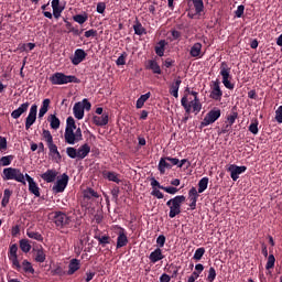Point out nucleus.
<instances>
[{
	"label": "nucleus",
	"mask_w": 282,
	"mask_h": 282,
	"mask_svg": "<svg viewBox=\"0 0 282 282\" xmlns=\"http://www.w3.org/2000/svg\"><path fill=\"white\" fill-rule=\"evenodd\" d=\"M275 120L279 124H282V106L275 110Z\"/></svg>",
	"instance_id": "69168bd1"
},
{
	"label": "nucleus",
	"mask_w": 282,
	"mask_h": 282,
	"mask_svg": "<svg viewBox=\"0 0 282 282\" xmlns=\"http://www.w3.org/2000/svg\"><path fill=\"white\" fill-rule=\"evenodd\" d=\"M102 177L108 180V182H115V184H120V182H122V180H120V174L111 171H104Z\"/></svg>",
	"instance_id": "6ab92c4d"
},
{
	"label": "nucleus",
	"mask_w": 282,
	"mask_h": 282,
	"mask_svg": "<svg viewBox=\"0 0 282 282\" xmlns=\"http://www.w3.org/2000/svg\"><path fill=\"white\" fill-rule=\"evenodd\" d=\"M80 268V260L74 258L69 261L67 274L72 276V274H76L78 269Z\"/></svg>",
	"instance_id": "a878e982"
},
{
	"label": "nucleus",
	"mask_w": 282,
	"mask_h": 282,
	"mask_svg": "<svg viewBox=\"0 0 282 282\" xmlns=\"http://www.w3.org/2000/svg\"><path fill=\"white\" fill-rule=\"evenodd\" d=\"M94 238L98 241L99 246H101L102 248H105V246H109V243H111V237L104 235H95Z\"/></svg>",
	"instance_id": "7c9ffc66"
},
{
	"label": "nucleus",
	"mask_w": 282,
	"mask_h": 282,
	"mask_svg": "<svg viewBox=\"0 0 282 282\" xmlns=\"http://www.w3.org/2000/svg\"><path fill=\"white\" fill-rule=\"evenodd\" d=\"M164 47H166V41L161 40L159 45L154 48L155 54H158L160 57L164 56Z\"/></svg>",
	"instance_id": "a18cd8bd"
},
{
	"label": "nucleus",
	"mask_w": 282,
	"mask_h": 282,
	"mask_svg": "<svg viewBox=\"0 0 282 282\" xmlns=\"http://www.w3.org/2000/svg\"><path fill=\"white\" fill-rule=\"evenodd\" d=\"M204 254H206V249L204 247H200L196 249L193 259L195 261H202V257H204Z\"/></svg>",
	"instance_id": "09e8293b"
},
{
	"label": "nucleus",
	"mask_w": 282,
	"mask_h": 282,
	"mask_svg": "<svg viewBox=\"0 0 282 282\" xmlns=\"http://www.w3.org/2000/svg\"><path fill=\"white\" fill-rule=\"evenodd\" d=\"M48 6H50V2H47L46 4H43V6L41 7V10H43V15H44L46 19H53L52 12L45 11V10H47Z\"/></svg>",
	"instance_id": "680f3d73"
},
{
	"label": "nucleus",
	"mask_w": 282,
	"mask_h": 282,
	"mask_svg": "<svg viewBox=\"0 0 282 282\" xmlns=\"http://www.w3.org/2000/svg\"><path fill=\"white\" fill-rule=\"evenodd\" d=\"M209 87V98L216 102H220L221 98L224 97V90H221V82H219V79L212 80Z\"/></svg>",
	"instance_id": "423d86ee"
},
{
	"label": "nucleus",
	"mask_w": 282,
	"mask_h": 282,
	"mask_svg": "<svg viewBox=\"0 0 282 282\" xmlns=\"http://www.w3.org/2000/svg\"><path fill=\"white\" fill-rule=\"evenodd\" d=\"M127 52H123L116 61V65H127Z\"/></svg>",
	"instance_id": "052dcab7"
},
{
	"label": "nucleus",
	"mask_w": 282,
	"mask_h": 282,
	"mask_svg": "<svg viewBox=\"0 0 282 282\" xmlns=\"http://www.w3.org/2000/svg\"><path fill=\"white\" fill-rule=\"evenodd\" d=\"M10 197H12V191H10L8 188L4 189L2 202H1L2 208H6V206H8V204H10Z\"/></svg>",
	"instance_id": "ea45409f"
},
{
	"label": "nucleus",
	"mask_w": 282,
	"mask_h": 282,
	"mask_svg": "<svg viewBox=\"0 0 282 282\" xmlns=\"http://www.w3.org/2000/svg\"><path fill=\"white\" fill-rule=\"evenodd\" d=\"M148 69H151L154 74H162V68L154 59L148 61Z\"/></svg>",
	"instance_id": "f704fd0d"
},
{
	"label": "nucleus",
	"mask_w": 282,
	"mask_h": 282,
	"mask_svg": "<svg viewBox=\"0 0 282 282\" xmlns=\"http://www.w3.org/2000/svg\"><path fill=\"white\" fill-rule=\"evenodd\" d=\"M66 153L72 160H76V158H78V150H76V148L68 147L66 149Z\"/></svg>",
	"instance_id": "4d7b16f0"
},
{
	"label": "nucleus",
	"mask_w": 282,
	"mask_h": 282,
	"mask_svg": "<svg viewBox=\"0 0 282 282\" xmlns=\"http://www.w3.org/2000/svg\"><path fill=\"white\" fill-rule=\"evenodd\" d=\"M87 58V52L83 48H77L74 53V56L70 58V63L74 65H80L83 61Z\"/></svg>",
	"instance_id": "4468645a"
},
{
	"label": "nucleus",
	"mask_w": 282,
	"mask_h": 282,
	"mask_svg": "<svg viewBox=\"0 0 282 282\" xmlns=\"http://www.w3.org/2000/svg\"><path fill=\"white\" fill-rule=\"evenodd\" d=\"M51 102H52V100H50V98H46L42 101V106L39 111V118H43L45 116V113H47V111H50Z\"/></svg>",
	"instance_id": "c85d7f7f"
},
{
	"label": "nucleus",
	"mask_w": 282,
	"mask_h": 282,
	"mask_svg": "<svg viewBox=\"0 0 282 282\" xmlns=\"http://www.w3.org/2000/svg\"><path fill=\"white\" fill-rule=\"evenodd\" d=\"M14 161V155L10 154L0 159V166H10Z\"/></svg>",
	"instance_id": "de8ad7c7"
},
{
	"label": "nucleus",
	"mask_w": 282,
	"mask_h": 282,
	"mask_svg": "<svg viewBox=\"0 0 282 282\" xmlns=\"http://www.w3.org/2000/svg\"><path fill=\"white\" fill-rule=\"evenodd\" d=\"M2 180L8 182L13 180L14 182H19L20 184L25 185V175L21 172V170L17 167H7L2 171Z\"/></svg>",
	"instance_id": "7ed1b4c3"
},
{
	"label": "nucleus",
	"mask_w": 282,
	"mask_h": 282,
	"mask_svg": "<svg viewBox=\"0 0 282 282\" xmlns=\"http://www.w3.org/2000/svg\"><path fill=\"white\" fill-rule=\"evenodd\" d=\"M228 173H230V177L234 182H237L239 180V175L242 173H246L248 171V167L246 165H236V164H230L229 167L227 169Z\"/></svg>",
	"instance_id": "9b49d317"
},
{
	"label": "nucleus",
	"mask_w": 282,
	"mask_h": 282,
	"mask_svg": "<svg viewBox=\"0 0 282 282\" xmlns=\"http://www.w3.org/2000/svg\"><path fill=\"white\" fill-rule=\"evenodd\" d=\"M51 6L53 8L54 19H61V14H63V10H65V7H61V0H53Z\"/></svg>",
	"instance_id": "412c9836"
},
{
	"label": "nucleus",
	"mask_w": 282,
	"mask_h": 282,
	"mask_svg": "<svg viewBox=\"0 0 282 282\" xmlns=\"http://www.w3.org/2000/svg\"><path fill=\"white\" fill-rule=\"evenodd\" d=\"M69 131V130H72V131H74V130H76V121L74 120V117H68L67 119H66V129H65V131Z\"/></svg>",
	"instance_id": "8fccbe9b"
},
{
	"label": "nucleus",
	"mask_w": 282,
	"mask_h": 282,
	"mask_svg": "<svg viewBox=\"0 0 282 282\" xmlns=\"http://www.w3.org/2000/svg\"><path fill=\"white\" fill-rule=\"evenodd\" d=\"M208 182L209 178L207 176L200 178L198 181V189H196L198 193H204L208 188Z\"/></svg>",
	"instance_id": "e433bc0d"
},
{
	"label": "nucleus",
	"mask_w": 282,
	"mask_h": 282,
	"mask_svg": "<svg viewBox=\"0 0 282 282\" xmlns=\"http://www.w3.org/2000/svg\"><path fill=\"white\" fill-rule=\"evenodd\" d=\"M149 98H151V93L141 95L140 98L137 100V105H135L137 109H142V107H144V102H147Z\"/></svg>",
	"instance_id": "4c0bfd02"
},
{
	"label": "nucleus",
	"mask_w": 282,
	"mask_h": 282,
	"mask_svg": "<svg viewBox=\"0 0 282 282\" xmlns=\"http://www.w3.org/2000/svg\"><path fill=\"white\" fill-rule=\"evenodd\" d=\"M93 122L96 127H106V124H109V113L104 112L101 116H94Z\"/></svg>",
	"instance_id": "a211bd4d"
},
{
	"label": "nucleus",
	"mask_w": 282,
	"mask_h": 282,
	"mask_svg": "<svg viewBox=\"0 0 282 282\" xmlns=\"http://www.w3.org/2000/svg\"><path fill=\"white\" fill-rule=\"evenodd\" d=\"M83 197L84 199H87V202H89L91 199H98L100 195L94 188L87 187L86 189L83 191Z\"/></svg>",
	"instance_id": "b1692460"
},
{
	"label": "nucleus",
	"mask_w": 282,
	"mask_h": 282,
	"mask_svg": "<svg viewBox=\"0 0 282 282\" xmlns=\"http://www.w3.org/2000/svg\"><path fill=\"white\" fill-rule=\"evenodd\" d=\"M219 118H221V110L219 108L212 109L200 122V129H204V127H208L209 124H214V122H217Z\"/></svg>",
	"instance_id": "0eeeda50"
},
{
	"label": "nucleus",
	"mask_w": 282,
	"mask_h": 282,
	"mask_svg": "<svg viewBox=\"0 0 282 282\" xmlns=\"http://www.w3.org/2000/svg\"><path fill=\"white\" fill-rule=\"evenodd\" d=\"M29 191L32 195H35V197H41V188L39 184L34 182V178H29Z\"/></svg>",
	"instance_id": "cd10ccee"
},
{
	"label": "nucleus",
	"mask_w": 282,
	"mask_h": 282,
	"mask_svg": "<svg viewBox=\"0 0 282 282\" xmlns=\"http://www.w3.org/2000/svg\"><path fill=\"white\" fill-rule=\"evenodd\" d=\"M105 10H107V3L98 2L97 3V12H98V14H105Z\"/></svg>",
	"instance_id": "338daca9"
},
{
	"label": "nucleus",
	"mask_w": 282,
	"mask_h": 282,
	"mask_svg": "<svg viewBox=\"0 0 282 282\" xmlns=\"http://www.w3.org/2000/svg\"><path fill=\"white\" fill-rule=\"evenodd\" d=\"M239 118V112L237 111H231L230 115L227 116V122L228 124L234 126L236 120Z\"/></svg>",
	"instance_id": "5fc2aeb1"
},
{
	"label": "nucleus",
	"mask_w": 282,
	"mask_h": 282,
	"mask_svg": "<svg viewBox=\"0 0 282 282\" xmlns=\"http://www.w3.org/2000/svg\"><path fill=\"white\" fill-rule=\"evenodd\" d=\"M189 56L192 58H202V43L196 42L189 50Z\"/></svg>",
	"instance_id": "393cba45"
},
{
	"label": "nucleus",
	"mask_w": 282,
	"mask_h": 282,
	"mask_svg": "<svg viewBox=\"0 0 282 282\" xmlns=\"http://www.w3.org/2000/svg\"><path fill=\"white\" fill-rule=\"evenodd\" d=\"M20 249L22 250V252L28 254V252H30V250H32V245L30 243V241L28 239H21L20 240Z\"/></svg>",
	"instance_id": "58836bf2"
},
{
	"label": "nucleus",
	"mask_w": 282,
	"mask_h": 282,
	"mask_svg": "<svg viewBox=\"0 0 282 282\" xmlns=\"http://www.w3.org/2000/svg\"><path fill=\"white\" fill-rule=\"evenodd\" d=\"M56 177H58V172L55 169L47 170L46 172L41 174V178L47 184L56 182Z\"/></svg>",
	"instance_id": "dca6fc26"
},
{
	"label": "nucleus",
	"mask_w": 282,
	"mask_h": 282,
	"mask_svg": "<svg viewBox=\"0 0 282 282\" xmlns=\"http://www.w3.org/2000/svg\"><path fill=\"white\" fill-rule=\"evenodd\" d=\"M181 105L182 107L185 109V112L188 115L191 113V110L193 108V100L188 102V96H184L182 99H181Z\"/></svg>",
	"instance_id": "c9c22d12"
},
{
	"label": "nucleus",
	"mask_w": 282,
	"mask_h": 282,
	"mask_svg": "<svg viewBox=\"0 0 282 282\" xmlns=\"http://www.w3.org/2000/svg\"><path fill=\"white\" fill-rule=\"evenodd\" d=\"M150 186L152 187V191H155V188H160L161 191H163L164 186L160 184V182L158 180H155V177H150Z\"/></svg>",
	"instance_id": "13d9d810"
},
{
	"label": "nucleus",
	"mask_w": 282,
	"mask_h": 282,
	"mask_svg": "<svg viewBox=\"0 0 282 282\" xmlns=\"http://www.w3.org/2000/svg\"><path fill=\"white\" fill-rule=\"evenodd\" d=\"M47 120L50 122L51 129H54L55 131L57 129H61V119H58V117H56V115L48 116Z\"/></svg>",
	"instance_id": "473e14b6"
},
{
	"label": "nucleus",
	"mask_w": 282,
	"mask_h": 282,
	"mask_svg": "<svg viewBox=\"0 0 282 282\" xmlns=\"http://www.w3.org/2000/svg\"><path fill=\"white\" fill-rule=\"evenodd\" d=\"M64 140L66 144H75L76 142L83 141V130L80 128H77L75 132L69 129L65 130Z\"/></svg>",
	"instance_id": "6e6552de"
},
{
	"label": "nucleus",
	"mask_w": 282,
	"mask_h": 282,
	"mask_svg": "<svg viewBox=\"0 0 282 282\" xmlns=\"http://www.w3.org/2000/svg\"><path fill=\"white\" fill-rule=\"evenodd\" d=\"M46 259H47V256L45 254V250L43 249V247H41L40 249L35 250V258H34V260L36 261V263H45Z\"/></svg>",
	"instance_id": "c756f323"
},
{
	"label": "nucleus",
	"mask_w": 282,
	"mask_h": 282,
	"mask_svg": "<svg viewBox=\"0 0 282 282\" xmlns=\"http://www.w3.org/2000/svg\"><path fill=\"white\" fill-rule=\"evenodd\" d=\"M199 192L197 191V187H192L188 191V199H189V208L191 210H195L197 208V199H199Z\"/></svg>",
	"instance_id": "ddd939ff"
},
{
	"label": "nucleus",
	"mask_w": 282,
	"mask_h": 282,
	"mask_svg": "<svg viewBox=\"0 0 282 282\" xmlns=\"http://www.w3.org/2000/svg\"><path fill=\"white\" fill-rule=\"evenodd\" d=\"M36 113H39V106L36 104H33L30 108L29 115L25 118V130L29 131V129L32 128L34 122H36Z\"/></svg>",
	"instance_id": "9d476101"
},
{
	"label": "nucleus",
	"mask_w": 282,
	"mask_h": 282,
	"mask_svg": "<svg viewBox=\"0 0 282 282\" xmlns=\"http://www.w3.org/2000/svg\"><path fill=\"white\" fill-rule=\"evenodd\" d=\"M173 165H171V163H169V160H166L165 158H161L160 162H159V171L161 173V175H164V173H166V169H172Z\"/></svg>",
	"instance_id": "2f4dec72"
},
{
	"label": "nucleus",
	"mask_w": 282,
	"mask_h": 282,
	"mask_svg": "<svg viewBox=\"0 0 282 282\" xmlns=\"http://www.w3.org/2000/svg\"><path fill=\"white\" fill-rule=\"evenodd\" d=\"M87 14H76L73 17V21H75V23H79V25H83V23L87 22Z\"/></svg>",
	"instance_id": "3c124183"
},
{
	"label": "nucleus",
	"mask_w": 282,
	"mask_h": 282,
	"mask_svg": "<svg viewBox=\"0 0 282 282\" xmlns=\"http://www.w3.org/2000/svg\"><path fill=\"white\" fill-rule=\"evenodd\" d=\"M245 10L246 7L243 4L238 6L237 10L235 11L237 19H241V17H243Z\"/></svg>",
	"instance_id": "0e129e2a"
},
{
	"label": "nucleus",
	"mask_w": 282,
	"mask_h": 282,
	"mask_svg": "<svg viewBox=\"0 0 282 282\" xmlns=\"http://www.w3.org/2000/svg\"><path fill=\"white\" fill-rule=\"evenodd\" d=\"M215 279H217V271L215 270V268L210 267L207 275V281L214 282Z\"/></svg>",
	"instance_id": "bf43d9fd"
},
{
	"label": "nucleus",
	"mask_w": 282,
	"mask_h": 282,
	"mask_svg": "<svg viewBox=\"0 0 282 282\" xmlns=\"http://www.w3.org/2000/svg\"><path fill=\"white\" fill-rule=\"evenodd\" d=\"M53 224H55L57 230H63V228H67V226L72 224V217L67 216V214L63 212H55L53 216Z\"/></svg>",
	"instance_id": "39448f33"
},
{
	"label": "nucleus",
	"mask_w": 282,
	"mask_h": 282,
	"mask_svg": "<svg viewBox=\"0 0 282 282\" xmlns=\"http://www.w3.org/2000/svg\"><path fill=\"white\" fill-rule=\"evenodd\" d=\"M196 14L204 12V0H192Z\"/></svg>",
	"instance_id": "c03bdc74"
},
{
	"label": "nucleus",
	"mask_w": 282,
	"mask_h": 282,
	"mask_svg": "<svg viewBox=\"0 0 282 282\" xmlns=\"http://www.w3.org/2000/svg\"><path fill=\"white\" fill-rule=\"evenodd\" d=\"M180 85H182V78L177 77L171 85H170V94L174 98L180 97Z\"/></svg>",
	"instance_id": "aec40b11"
},
{
	"label": "nucleus",
	"mask_w": 282,
	"mask_h": 282,
	"mask_svg": "<svg viewBox=\"0 0 282 282\" xmlns=\"http://www.w3.org/2000/svg\"><path fill=\"white\" fill-rule=\"evenodd\" d=\"M89 153H91V147H89V144L85 143L78 148L77 158L79 160H85V158H87L89 155Z\"/></svg>",
	"instance_id": "5701e85b"
},
{
	"label": "nucleus",
	"mask_w": 282,
	"mask_h": 282,
	"mask_svg": "<svg viewBox=\"0 0 282 282\" xmlns=\"http://www.w3.org/2000/svg\"><path fill=\"white\" fill-rule=\"evenodd\" d=\"M22 269L26 274H34V267H32V262L28 260L22 261Z\"/></svg>",
	"instance_id": "a19ab883"
},
{
	"label": "nucleus",
	"mask_w": 282,
	"mask_h": 282,
	"mask_svg": "<svg viewBox=\"0 0 282 282\" xmlns=\"http://www.w3.org/2000/svg\"><path fill=\"white\" fill-rule=\"evenodd\" d=\"M162 259H164V254H162V249L160 248H156L149 256L151 263H158V261H162Z\"/></svg>",
	"instance_id": "bb28decb"
},
{
	"label": "nucleus",
	"mask_w": 282,
	"mask_h": 282,
	"mask_svg": "<svg viewBox=\"0 0 282 282\" xmlns=\"http://www.w3.org/2000/svg\"><path fill=\"white\" fill-rule=\"evenodd\" d=\"M231 67L228 65V62H221L219 67V76H221L223 85L226 87V89L232 90L235 89V84L232 83V74H231Z\"/></svg>",
	"instance_id": "f257e3e1"
},
{
	"label": "nucleus",
	"mask_w": 282,
	"mask_h": 282,
	"mask_svg": "<svg viewBox=\"0 0 282 282\" xmlns=\"http://www.w3.org/2000/svg\"><path fill=\"white\" fill-rule=\"evenodd\" d=\"M48 147V151H50V155L57 156L58 160H61V152H58V147H56V144H54V141L47 144Z\"/></svg>",
	"instance_id": "79ce46f5"
},
{
	"label": "nucleus",
	"mask_w": 282,
	"mask_h": 282,
	"mask_svg": "<svg viewBox=\"0 0 282 282\" xmlns=\"http://www.w3.org/2000/svg\"><path fill=\"white\" fill-rule=\"evenodd\" d=\"M67 184H69V176L66 173H64L62 174L61 178H58L54 184L53 192L63 193L65 188H67Z\"/></svg>",
	"instance_id": "f8f14e48"
},
{
	"label": "nucleus",
	"mask_w": 282,
	"mask_h": 282,
	"mask_svg": "<svg viewBox=\"0 0 282 282\" xmlns=\"http://www.w3.org/2000/svg\"><path fill=\"white\" fill-rule=\"evenodd\" d=\"M249 131L253 135H257L259 133V119H252L251 123L249 126Z\"/></svg>",
	"instance_id": "49530a36"
},
{
	"label": "nucleus",
	"mask_w": 282,
	"mask_h": 282,
	"mask_svg": "<svg viewBox=\"0 0 282 282\" xmlns=\"http://www.w3.org/2000/svg\"><path fill=\"white\" fill-rule=\"evenodd\" d=\"M129 243V238L127 237V231L124 228L120 227L118 237H117V250L120 248H124Z\"/></svg>",
	"instance_id": "2eb2a0df"
},
{
	"label": "nucleus",
	"mask_w": 282,
	"mask_h": 282,
	"mask_svg": "<svg viewBox=\"0 0 282 282\" xmlns=\"http://www.w3.org/2000/svg\"><path fill=\"white\" fill-rule=\"evenodd\" d=\"M73 113L77 120H83V118H85V110L83 108V102L78 101L74 105Z\"/></svg>",
	"instance_id": "4be33fe9"
},
{
	"label": "nucleus",
	"mask_w": 282,
	"mask_h": 282,
	"mask_svg": "<svg viewBox=\"0 0 282 282\" xmlns=\"http://www.w3.org/2000/svg\"><path fill=\"white\" fill-rule=\"evenodd\" d=\"M184 202H186V196L184 195H178L167 200L166 206H169L170 208V219H174V217H177V215L182 213V205L184 204Z\"/></svg>",
	"instance_id": "f03ea898"
},
{
	"label": "nucleus",
	"mask_w": 282,
	"mask_h": 282,
	"mask_svg": "<svg viewBox=\"0 0 282 282\" xmlns=\"http://www.w3.org/2000/svg\"><path fill=\"white\" fill-rule=\"evenodd\" d=\"M50 83L52 85H67L69 83H80V79L76 77L75 75H65V73H54L50 77Z\"/></svg>",
	"instance_id": "20e7f679"
},
{
	"label": "nucleus",
	"mask_w": 282,
	"mask_h": 282,
	"mask_svg": "<svg viewBox=\"0 0 282 282\" xmlns=\"http://www.w3.org/2000/svg\"><path fill=\"white\" fill-rule=\"evenodd\" d=\"M133 30H134V34H137V36H142L143 34H147V29L144 26H142V23L138 20H135V22L133 24Z\"/></svg>",
	"instance_id": "72a5a7b5"
},
{
	"label": "nucleus",
	"mask_w": 282,
	"mask_h": 282,
	"mask_svg": "<svg viewBox=\"0 0 282 282\" xmlns=\"http://www.w3.org/2000/svg\"><path fill=\"white\" fill-rule=\"evenodd\" d=\"M17 252H19V246H17V243L11 245L9 248V260L12 263V268L18 272H21L22 267L19 262V254Z\"/></svg>",
	"instance_id": "1a4fd4ad"
},
{
	"label": "nucleus",
	"mask_w": 282,
	"mask_h": 282,
	"mask_svg": "<svg viewBox=\"0 0 282 282\" xmlns=\"http://www.w3.org/2000/svg\"><path fill=\"white\" fill-rule=\"evenodd\" d=\"M192 109L194 113H199V111H202V102L199 101V98L196 97L193 99Z\"/></svg>",
	"instance_id": "603ef678"
},
{
	"label": "nucleus",
	"mask_w": 282,
	"mask_h": 282,
	"mask_svg": "<svg viewBox=\"0 0 282 282\" xmlns=\"http://www.w3.org/2000/svg\"><path fill=\"white\" fill-rule=\"evenodd\" d=\"M42 135L47 144L54 142V137H52V132H50V130L43 129Z\"/></svg>",
	"instance_id": "6e6d98bb"
},
{
	"label": "nucleus",
	"mask_w": 282,
	"mask_h": 282,
	"mask_svg": "<svg viewBox=\"0 0 282 282\" xmlns=\"http://www.w3.org/2000/svg\"><path fill=\"white\" fill-rule=\"evenodd\" d=\"M156 243H158L159 248H164V243H166V237L164 235H160L156 238Z\"/></svg>",
	"instance_id": "774afa93"
},
{
	"label": "nucleus",
	"mask_w": 282,
	"mask_h": 282,
	"mask_svg": "<svg viewBox=\"0 0 282 282\" xmlns=\"http://www.w3.org/2000/svg\"><path fill=\"white\" fill-rule=\"evenodd\" d=\"M163 191L165 193H169V195H176V193H180V189L177 187H173V186H169V187L163 186Z\"/></svg>",
	"instance_id": "e2e57ef3"
},
{
	"label": "nucleus",
	"mask_w": 282,
	"mask_h": 282,
	"mask_svg": "<svg viewBox=\"0 0 282 282\" xmlns=\"http://www.w3.org/2000/svg\"><path fill=\"white\" fill-rule=\"evenodd\" d=\"M26 236L29 237V239H34L35 241H43V235H41L39 231H32L28 229Z\"/></svg>",
	"instance_id": "37998d69"
},
{
	"label": "nucleus",
	"mask_w": 282,
	"mask_h": 282,
	"mask_svg": "<svg viewBox=\"0 0 282 282\" xmlns=\"http://www.w3.org/2000/svg\"><path fill=\"white\" fill-rule=\"evenodd\" d=\"M276 262V258H274V254H269L268 261L265 264V270H272L274 268V263Z\"/></svg>",
	"instance_id": "864d4df0"
},
{
	"label": "nucleus",
	"mask_w": 282,
	"mask_h": 282,
	"mask_svg": "<svg viewBox=\"0 0 282 282\" xmlns=\"http://www.w3.org/2000/svg\"><path fill=\"white\" fill-rule=\"evenodd\" d=\"M28 109H30V102L26 101L11 112V118H13V120H19L23 113H28Z\"/></svg>",
	"instance_id": "f3484780"
}]
</instances>
